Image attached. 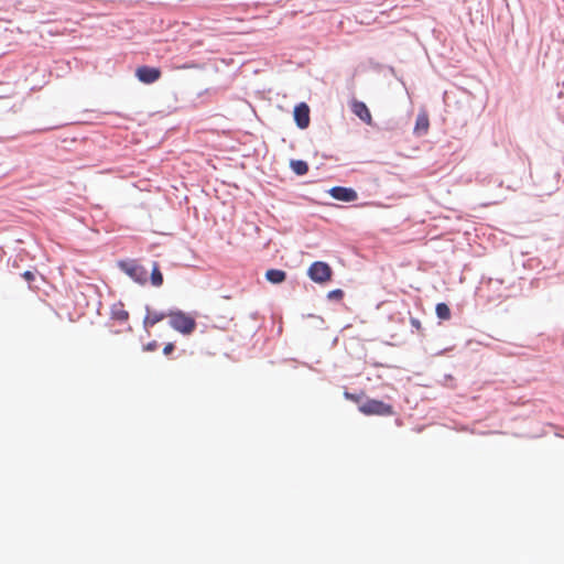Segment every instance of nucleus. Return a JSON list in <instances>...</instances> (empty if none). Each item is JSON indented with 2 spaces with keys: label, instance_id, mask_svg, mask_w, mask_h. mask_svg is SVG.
Returning <instances> with one entry per match:
<instances>
[{
  "label": "nucleus",
  "instance_id": "1",
  "mask_svg": "<svg viewBox=\"0 0 564 564\" xmlns=\"http://www.w3.org/2000/svg\"><path fill=\"white\" fill-rule=\"evenodd\" d=\"M169 323L173 329L183 335H189L196 328L195 318L182 311L171 312L169 314Z\"/></svg>",
  "mask_w": 564,
  "mask_h": 564
},
{
  "label": "nucleus",
  "instance_id": "2",
  "mask_svg": "<svg viewBox=\"0 0 564 564\" xmlns=\"http://www.w3.org/2000/svg\"><path fill=\"white\" fill-rule=\"evenodd\" d=\"M359 411L365 415L390 416L393 414V406L380 400L367 399L359 405Z\"/></svg>",
  "mask_w": 564,
  "mask_h": 564
},
{
  "label": "nucleus",
  "instance_id": "3",
  "mask_svg": "<svg viewBox=\"0 0 564 564\" xmlns=\"http://www.w3.org/2000/svg\"><path fill=\"white\" fill-rule=\"evenodd\" d=\"M330 267L322 261H316L308 268V276L317 283L328 282L332 278Z\"/></svg>",
  "mask_w": 564,
  "mask_h": 564
},
{
  "label": "nucleus",
  "instance_id": "4",
  "mask_svg": "<svg viewBox=\"0 0 564 564\" xmlns=\"http://www.w3.org/2000/svg\"><path fill=\"white\" fill-rule=\"evenodd\" d=\"M329 194L333 198L341 202H354L358 197L355 189L343 186H335L330 188Z\"/></svg>",
  "mask_w": 564,
  "mask_h": 564
},
{
  "label": "nucleus",
  "instance_id": "5",
  "mask_svg": "<svg viewBox=\"0 0 564 564\" xmlns=\"http://www.w3.org/2000/svg\"><path fill=\"white\" fill-rule=\"evenodd\" d=\"M294 119L301 129H305L310 124V108L306 104L302 102L294 109Z\"/></svg>",
  "mask_w": 564,
  "mask_h": 564
},
{
  "label": "nucleus",
  "instance_id": "6",
  "mask_svg": "<svg viewBox=\"0 0 564 564\" xmlns=\"http://www.w3.org/2000/svg\"><path fill=\"white\" fill-rule=\"evenodd\" d=\"M351 111L367 124L372 123V117H371L370 110L365 102L359 101V100H352Z\"/></svg>",
  "mask_w": 564,
  "mask_h": 564
},
{
  "label": "nucleus",
  "instance_id": "7",
  "mask_svg": "<svg viewBox=\"0 0 564 564\" xmlns=\"http://www.w3.org/2000/svg\"><path fill=\"white\" fill-rule=\"evenodd\" d=\"M120 269L132 280L139 282L141 276V270L139 265L133 261H121L119 262Z\"/></svg>",
  "mask_w": 564,
  "mask_h": 564
},
{
  "label": "nucleus",
  "instance_id": "8",
  "mask_svg": "<svg viewBox=\"0 0 564 564\" xmlns=\"http://www.w3.org/2000/svg\"><path fill=\"white\" fill-rule=\"evenodd\" d=\"M430 128L429 115L425 111H421L415 121L414 133L416 135H424L427 133Z\"/></svg>",
  "mask_w": 564,
  "mask_h": 564
},
{
  "label": "nucleus",
  "instance_id": "9",
  "mask_svg": "<svg viewBox=\"0 0 564 564\" xmlns=\"http://www.w3.org/2000/svg\"><path fill=\"white\" fill-rule=\"evenodd\" d=\"M163 273L158 262H153L150 274V283L155 288H160L163 284Z\"/></svg>",
  "mask_w": 564,
  "mask_h": 564
},
{
  "label": "nucleus",
  "instance_id": "10",
  "mask_svg": "<svg viewBox=\"0 0 564 564\" xmlns=\"http://www.w3.org/2000/svg\"><path fill=\"white\" fill-rule=\"evenodd\" d=\"M265 279L273 284H280L285 281L286 273L283 270L270 269L265 272Z\"/></svg>",
  "mask_w": 564,
  "mask_h": 564
},
{
  "label": "nucleus",
  "instance_id": "11",
  "mask_svg": "<svg viewBox=\"0 0 564 564\" xmlns=\"http://www.w3.org/2000/svg\"><path fill=\"white\" fill-rule=\"evenodd\" d=\"M161 77V70L156 67L143 66V84H152Z\"/></svg>",
  "mask_w": 564,
  "mask_h": 564
},
{
  "label": "nucleus",
  "instance_id": "12",
  "mask_svg": "<svg viewBox=\"0 0 564 564\" xmlns=\"http://www.w3.org/2000/svg\"><path fill=\"white\" fill-rule=\"evenodd\" d=\"M290 165L293 172L297 175H305L308 172V165L305 161L292 160Z\"/></svg>",
  "mask_w": 564,
  "mask_h": 564
},
{
  "label": "nucleus",
  "instance_id": "13",
  "mask_svg": "<svg viewBox=\"0 0 564 564\" xmlns=\"http://www.w3.org/2000/svg\"><path fill=\"white\" fill-rule=\"evenodd\" d=\"M435 312L440 319L448 321L451 318V310L446 303H438Z\"/></svg>",
  "mask_w": 564,
  "mask_h": 564
},
{
  "label": "nucleus",
  "instance_id": "14",
  "mask_svg": "<svg viewBox=\"0 0 564 564\" xmlns=\"http://www.w3.org/2000/svg\"><path fill=\"white\" fill-rule=\"evenodd\" d=\"M112 315L119 321H126L128 318V312H126L122 307L113 308Z\"/></svg>",
  "mask_w": 564,
  "mask_h": 564
},
{
  "label": "nucleus",
  "instance_id": "15",
  "mask_svg": "<svg viewBox=\"0 0 564 564\" xmlns=\"http://www.w3.org/2000/svg\"><path fill=\"white\" fill-rule=\"evenodd\" d=\"M163 318V315H154L153 317L150 314H147V316L143 319V323L145 325L150 324L153 325L156 322L161 321Z\"/></svg>",
  "mask_w": 564,
  "mask_h": 564
},
{
  "label": "nucleus",
  "instance_id": "16",
  "mask_svg": "<svg viewBox=\"0 0 564 564\" xmlns=\"http://www.w3.org/2000/svg\"><path fill=\"white\" fill-rule=\"evenodd\" d=\"M344 296V292L339 289L333 290L328 293L329 299L340 300Z\"/></svg>",
  "mask_w": 564,
  "mask_h": 564
},
{
  "label": "nucleus",
  "instance_id": "17",
  "mask_svg": "<svg viewBox=\"0 0 564 564\" xmlns=\"http://www.w3.org/2000/svg\"><path fill=\"white\" fill-rule=\"evenodd\" d=\"M410 323H411V325H412V326H413L417 332H421V330H422V324H421V322H420L417 318H415V317H411V318H410Z\"/></svg>",
  "mask_w": 564,
  "mask_h": 564
},
{
  "label": "nucleus",
  "instance_id": "18",
  "mask_svg": "<svg viewBox=\"0 0 564 564\" xmlns=\"http://www.w3.org/2000/svg\"><path fill=\"white\" fill-rule=\"evenodd\" d=\"M345 398L356 403L360 402V397L354 393L345 392Z\"/></svg>",
  "mask_w": 564,
  "mask_h": 564
},
{
  "label": "nucleus",
  "instance_id": "19",
  "mask_svg": "<svg viewBox=\"0 0 564 564\" xmlns=\"http://www.w3.org/2000/svg\"><path fill=\"white\" fill-rule=\"evenodd\" d=\"M22 276L28 281V282H32L34 281V273L31 272V271H25Z\"/></svg>",
  "mask_w": 564,
  "mask_h": 564
},
{
  "label": "nucleus",
  "instance_id": "20",
  "mask_svg": "<svg viewBox=\"0 0 564 564\" xmlns=\"http://www.w3.org/2000/svg\"><path fill=\"white\" fill-rule=\"evenodd\" d=\"M174 350V345L172 343H169L164 346L163 352L164 355H169Z\"/></svg>",
  "mask_w": 564,
  "mask_h": 564
},
{
  "label": "nucleus",
  "instance_id": "21",
  "mask_svg": "<svg viewBox=\"0 0 564 564\" xmlns=\"http://www.w3.org/2000/svg\"><path fill=\"white\" fill-rule=\"evenodd\" d=\"M135 76L141 80V66L135 68Z\"/></svg>",
  "mask_w": 564,
  "mask_h": 564
},
{
  "label": "nucleus",
  "instance_id": "22",
  "mask_svg": "<svg viewBox=\"0 0 564 564\" xmlns=\"http://www.w3.org/2000/svg\"><path fill=\"white\" fill-rule=\"evenodd\" d=\"M147 349H148V350H153V349H154V345L149 344V345L147 346Z\"/></svg>",
  "mask_w": 564,
  "mask_h": 564
}]
</instances>
